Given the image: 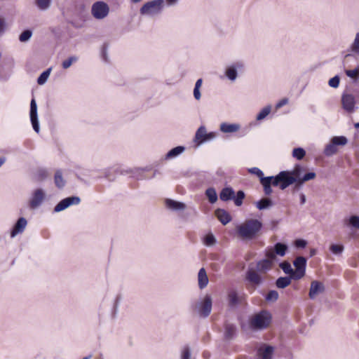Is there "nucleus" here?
<instances>
[{
    "label": "nucleus",
    "instance_id": "35",
    "mask_svg": "<svg viewBox=\"0 0 359 359\" xmlns=\"http://www.w3.org/2000/svg\"><path fill=\"white\" fill-rule=\"evenodd\" d=\"M51 71L52 67H49L46 70L43 72L37 79V83L39 85L45 84L50 74Z\"/></svg>",
    "mask_w": 359,
    "mask_h": 359
},
{
    "label": "nucleus",
    "instance_id": "44",
    "mask_svg": "<svg viewBox=\"0 0 359 359\" xmlns=\"http://www.w3.org/2000/svg\"><path fill=\"white\" fill-rule=\"evenodd\" d=\"M351 50L359 55V32L355 34V39L351 45Z\"/></svg>",
    "mask_w": 359,
    "mask_h": 359
},
{
    "label": "nucleus",
    "instance_id": "49",
    "mask_svg": "<svg viewBox=\"0 0 359 359\" xmlns=\"http://www.w3.org/2000/svg\"><path fill=\"white\" fill-rule=\"evenodd\" d=\"M345 72L347 76L350 78L355 79H358L359 78V67H357L353 69H347Z\"/></svg>",
    "mask_w": 359,
    "mask_h": 359
},
{
    "label": "nucleus",
    "instance_id": "2",
    "mask_svg": "<svg viewBox=\"0 0 359 359\" xmlns=\"http://www.w3.org/2000/svg\"><path fill=\"white\" fill-rule=\"evenodd\" d=\"M165 6L164 0H151L145 3L140 9L142 15L154 17L160 15Z\"/></svg>",
    "mask_w": 359,
    "mask_h": 359
},
{
    "label": "nucleus",
    "instance_id": "16",
    "mask_svg": "<svg viewBox=\"0 0 359 359\" xmlns=\"http://www.w3.org/2000/svg\"><path fill=\"white\" fill-rule=\"evenodd\" d=\"M243 65L241 62H236L228 67L225 72L226 76L231 81H234L238 76V69H241Z\"/></svg>",
    "mask_w": 359,
    "mask_h": 359
},
{
    "label": "nucleus",
    "instance_id": "19",
    "mask_svg": "<svg viewBox=\"0 0 359 359\" xmlns=\"http://www.w3.org/2000/svg\"><path fill=\"white\" fill-rule=\"evenodd\" d=\"M165 204L167 208L172 211H181L186 208V205L184 203L170 198H167L165 201Z\"/></svg>",
    "mask_w": 359,
    "mask_h": 359
},
{
    "label": "nucleus",
    "instance_id": "63",
    "mask_svg": "<svg viewBox=\"0 0 359 359\" xmlns=\"http://www.w3.org/2000/svg\"><path fill=\"white\" fill-rule=\"evenodd\" d=\"M202 83H203V80L202 79H198L196 83H195V88H200L201 85H202Z\"/></svg>",
    "mask_w": 359,
    "mask_h": 359
},
{
    "label": "nucleus",
    "instance_id": "24",
    "mask_svg": "<svg viewBox=\"0 0 359 359\" xmlns=\"http://www.w3.org/2000/svg\"><path fill=\"white\" fill-rule=\"evenodd\" d=\"M208 278L204 268H201L198 273V282L200 289L205 288L208 284Z\"/></svg>",
    "mask_w": 359,
    "mask_h": 359
},
{
    "label": "nucleus",
    "instance_id": "29",
    "mask_svg": "<svg viewBox=\"0 0 359 359\" xmlns=\"http://www.w3.org/2000/svg\"><path fill=\"white\" fill-rule=\"evenodd\" d=\"M236 332V327L234 325L226 324L224 327V337L230 340L233 338Z\"/></svg>",
    "mask_w": 359,
    "mask_h": 359
},
{
    "label": "nucleus",
    "instance_id": "46",
    "mask_svg": "<svg viewBox=\"0 0 359 359\" xmlns=\"http://www.w3.org/2000/svg\"><path fill=\"white\" fill-rule=\"evenodd\" d=\"M217 241L213 234L209 233L204 238V244L206 246H212L216 243Z\"/></svg>",
    "mask_w": 359,
    "mask_h": 359
},
{
    "label": "nucleus",
    "instance_id": "8",
    "mask_svg": "<svg viewBox=\"0 0 359 359\" xmlns=\"http://www.w3.org/2000/svg\"><path fill=\"white\" fill-rule=\"evenodd\" d=\"M359 102V95L357 99L353 95L344 92L341 95V104L343 109L348 113H353L358 109L355 104Z\"/></svg>",
    "mask_w": 359,
    "mask_h": 359
},
{
    "label": "nucleus",
    "instance_id": "51",
    "mask_svg": "<svg viewBox=\"0 0 359 359\" xmlns=\"http://www.w3.org/2000/svg\"><path fill=\"white\" fill-rule=\"evenodd\" d=\"M50 4V0H36V5L41 10H46Z\"/></svg>",
    "mask_w": 359,
    "mask_h": 359
},
{
    "label": "nucleus",
    "instance_id": "64",
    "mask_svg": "<svg viewBox=\"0 0 359 359\" xmlns=\"http://www.w3.org/2000/svg\"><path fill=\"white\" fill-rule=\"evenodd\" d=\"M102 57H103L104 60L107 61V49L104 47L102 50Z\"/></svg>",
    "mask_w": 359,
    "mask_h": 359
},
{
    "label": "nucleus",
    "instance_id": "12",
    "mask_svg": "<svg viewBox=\"0 0 359 359\" xmlns=\"http://www.w3.org/2000/svg\"><path fill=\"white\" fill-rule=\"evenodd\" d=\"M29 117L34 130L36 133H39L40 131V127L37 114V104L34 98H32L31 100Z\"/></svg>",
    "mask_w": 359,
    "mask_h": 359
},
{
    "label": "nucleus",
    "instance_id": "18",
    "mask_svg": "<svg viewBox=\"0 0 359 359\" xmlns=\"http://www.w3.org/2000/svg\"><path fill=\"white\" fill-rule=\"evenodd\" d=\"M241 126L238 123H229L223 122L219 125V130L226 134L233 133L238 131Z\"/></svg>",
    "mask_w": 359,
    "mask_h": 359
},
{
    "label": "nucleus",
    "instance_id": "17",
    "mask_svg": "<svg viewBox=\"0 0 359 359\" xmlns=\"http://www.w3.org/2000/svg\"><path fill=\"white\" fill-rule=\"evenodd\" d=\"M246 280L254 285H259L262 283V276L253 269H248L246 272Z\"/></svg>",
    "mask_w": 359,
    "mask_h": 359
},
{
    "label": "nucleus",
    "instance_id": "43",
    "mask_svg": "<svg viewBox=\"0 0 359 359\" xmlns=\"http://www.w3.org/2000/svg\"><path fill=\"white\" fill-rule=\"evenodd\" d=\"M303 168L299 165H297L293 171L291 172L292 175L293 177H294V178H297V181L296 182L298 184L299 183V179L301 180L302 178V172L303 170Z\"/></svg>",
    "mask_w": 359,
    "mask_h": 359
},
{
    "label": "nucleus",
    "instance_id": "4",
    "mask_svg": "<svg viewBox=\"0 0 359 359\" xmlns=\"http://www.w3.org/2000/svg\"><path fill=\"white\" fill-rule=\"evenodd\" d=\"M212 301L209 294H206L203 299L191 304V309L199 315L200 317L205 318L208 317L212 311Z\"/></svg>",
    "mask_w": 359,
    "mask_h": 359
},
{
    "label": "nucleus",
    "instance_id": "7",
    "mask_svg": "<svg viewBox=\"0 0 359 359\" xmlns=\"http://www.w3.org/2000/svg\"><path fill=\"white\" fill-rule=\"evenodd\" d=\"M91 13L95 19L102 20L109 15V6L104 1H96L92 5Z\"/></svg>",
    "mask_w": 359,
    "mask_h": 359
},
{
    "label": "nucleus",
    "instance_id": "36",
    "mask_svg": "<svg viewBox=\"0 0 359 359\" xmlns=\"http://www.w3.org/2000/svg\"><path fill=\"white\" fill-rule=\"evenodd\" d=\"M205 195L210 203H215L217 201V192L212 187H210L206 189Z\"/></svg>",
    "mask_w": 359,
    "mask_h": 359
},
{
    "label": "nucleus",
    "instance_id": "38",
    "mask_svg": "<svg viewBox=\"0 0 359 359\" xmlns=\"http://www.w3.org/2000/svg\"><path fill=\"white\" fill-rule=\"evenodd\" d=\"M271 111V107L270 105L266 106L257 115L256 120L258 121H261L264 120L270 114Z\"/></svg>",
    "mask_w": 359,
    "mask_h": 359
},
{
    "label": "nucleus",
    "instance_id": "37",
    "mask_svg": "<svg viewBox=\"0 0 359 359\" xmlns=\"http://www.w3.org/2000/svg\"><path fill=\"white\" fill-rule=\"evenodd\" d=\"M50 175L49 171L47 168H40L36 170V177L39 180L43 181L47 179Z\"/></svg>",
    "mask_w": 359,
    "mask_h": 359
},
{
    "label": "nucleus",
    "instance_id": "27",
    "mask_svg": "<svg viewBox=\"0 0 359 359\" xmlns=\"http://www.w3.org/2000/svg\"><path fill=\"white\" fill-rule=\"evenodd\" d=\"M149 168H137L131 170V173L133 177L136 178L138 180H145L147 177L144 175V172L149 171Z\"/></svg>",
    "mask_w": 359,
    "mask_h": 359
},
{
    "label": "nucleus",
    "instance_id": "23",
    "mask_svg": "<svg viewBox=\"0 0 359 359\" xmlns=\"http://www.w3.org/2000/svg\"><path fill=\"white\" fill-rule=\"evenodd\" d=\"M206 132L207 130L204 126H201L197 129L194 137V142L197 145H201L205 142V140H203L205 139Z\"/></svg>",
    "mask_w": 359,
    "mask_h": 359
},
{
    "label": "nucleus",
    "instance_id": "59",
    "mask_svg": "<svg viewBox=\"0 0 359 359\" xmlns=\"http://www.w3.org/2000/svg\"><path fill=\"white\" fill-rule=\"evenodd\" d=\"M110 171H111L110 168H106L103 170V174H104V177L106 179L111 181V180H114V179L111 177Z\"/></svg>",
    "mask_w": 359,
    "mask_h": 359
},
{
    "label": "nucleus",
    "instance_id": "1",
    "mask_svg": "<svg viewBox=\"0 0 359 359\" xmlns=\"http://www.w3.org/2000/svg\"><path fill=\"white\" fill-rule=\"evenodd\" d=\"M262 226V223L257 219H247L237 226V233L243 239L252 240L257 236Z\"/></svg>",
    "mask_w": 359,
    "mask_h": 359
},
{
    "label": "nucleus",
    "instance_id": "56",
    "mask_svg": "<svg viewBox=\"0 0 359 359\" xmlns=\"http://www.w3.org/2000/svg\"><path fill=\"white\" fill-rule=\"evenodd\" d=\"M288 102V100L287 98H284V99H282L281 100H280L276 104V108L278 109H280L282 107H283L284 105H285L286 104H287Z\"/></svg>",
    "mask_w": 359,
    "mask_h": 359
},
{
    "label": "nucleus",
    "instance_id": "10",
    "mask_svg": "<svg viewBox=\"0 0 359 359\" xmlns=\"http://www.w3.org/2000/svg\"><path fill=\"white\" fill-rule=\"evenodd\" d=\"M81 202V198L79 196H69L61 200L54 208V212H61L71 205H79Z\"/></svg>",
    "mask_w": 359,
    "mask_h": 359
},
{
    "label": "nucleus",
    "instance_id": "9",
    "mask_svg": "<svg viewBox=\"0 0 359 359\" xmlns=\"http://www.w3.org/2000/svg\"><path fill=\"white\" fill-rule=\"evenodd\" d=\"M306 259L302 256H299L294 259L293 262L295 267V270H294V280H299L304 276L306 273Z\"/></svg>",
    "mask_w": 359,
    "mask_h": 359
},
{
    "label": "nucleus",
    "instance_id": "41",
    "mask_svg": "<svg viewBox=\"0 0 359 359\" xmlns=\"http://www.w3.org/2000/svg\"><path fill=\"white\" fill-rule=\"evenodd\" d=\"M78 60L79 58L76 55L70 56L62 62V67L64 69H67L69 68L73 63L76 62Z\"/></svg>",
    "mask_w": 359,
    "mask_h": 359
},
{
    "label": "nucleus",
    "instance_id": "32",
    "mask_svg": "<svg viewBox=\"0 0 359 359\" xmlns=\"http://www.w3.org/2000/svg\"><path fill=\"white\" fill-rule=\"evenodd\" d=\"M280 268L283 271L285 274L290 275L294 280V273L290 262L285 261L279 264Z\"/></svg>",
    "mask_w": 359,
    "mask_h": 359
},
{
    "label": "nucleus",
    "instance_id": "20",
    "mask_svg": "<svg viewBox=\"0 0 359 359\" xmlns=\"http://www.w3.org/2000/svg\"><path fill=\"white\" fill-rule=\"evenodd\" d=\"M54 184L58 189H62L66 185V180L63 177V172L61 169L55 170L54 174Z\"/></svg>",
    "mask_w": 359,
    "mask_h": 359
},
{
    "label": "nucleus",
    "instance_id": "11",
    "mask_svg": "<svg viewBox=\"0 0 359 359\" xmlns=\"http://www.w3.org/2000/svg\"><path fill=\"white\" fill-rule=\"evenodd\" d=\"M45 198L46 193L42 189H37L34 190L29 201L30 208L35 210L40 207L45 200Z\"/></svg>",
    "mask_w": 359,
    "mask_h": 359
},
{
    "label": "nucleus",
    "instance_id": "31",
    "mask_svg": "<svg viewBox=\"0 0 359 359\" xmlns=\"http://www.w3.org/2000/svg\"><path fill=\"white\" fill-rule=\"evenodd\" d=\"M293 279L292 276L289 277H280L276 281V285L278 288L283 289L285 288L291 283V280Z\"/></svg>",
    "mask_w": 359,
    "mask_h": 359
},
{
    "label": "nucleus",
    "instance_id": "25",
    "mask_svg": "<svg viewBox=\"0 0 359 359\" xmlns=\"http://www.w3.org/2000/svg\"><path fill=\"white\" fill-rule=\"evenodd\" d=\"M219 198L223 201H227L234 198V191L231 187H225L222 189L219 194Z\"/></svg>",
    "mask_w": 359,
    "mask_h": 359
},
{
    "label": "nucleus",
    "instance_id": "33",
    "mask_svg": "<svg viewBox=\"0 0 359 359\" xmlns=\"http://www.w3.org/2000/svg\"><path fill=\"white\" fill-rule=\"evenodd\" d=\"M273 250L277 255L283 257L287 250V245L283 243H276L274 245Z\"/></svg>",
    "mask_w": 359,
    "mask_h": 359
},
{
    "label": "nucleus",
    "instance_id": "34",
    "mask_svg": "<svg viewBox=\"0 0 359 359\" xmlns=\"http://www.w3.org/2000/svg\"><path fill=\"white\" fill-rule=\"evenodd\" d=\"M272 264L271 260L262 259L258 262L257 269L259 271H267L271 268Z\"/></svg>",
    "mask_w": 359,
    "mask_h": 359
},
{
    "label": "nucleus",
    "instance_id": "6",
    "mask_svg": "<svg viewBox=\"0 0 359 359\" xmlns=\"http://www.w3.org/2000/svg\"><path fill=\"white\" fill-rule=\"evenodd\" d=\"M347 142V138L344 136H335L325 146L323 154L326 156H331L337 153L338 146H344Z\"/></svg>",
    "mask_w": 359,
    "mask_h": 359
},
{
    "label": "nucleus",
    "instance_id": "57",
    "mask_svg": "<svg viewBox=\"0 0 359 359\" xmlns=\"http://www.w3.org/2000/svg\"><path fill=\"white\" fill-rule=\"evenodd\" d=\"M32 35V32L30 29L24 30V41H28Z\"/></svg>",
    "mask_w": 359,
    "mask_h": 359
},
{
    "label": "nucleus",
    "instance_id": "54",
    "mask_svg": "<svg viewBox=\"0 0 359 359\" xmlns=\"http://www.w3.org/2000/svg\"><path fill=\"white\" fill-rule=\"evenodd\" d=\"M307 242L304 239H297L294 241V245L297 248H304L306 246Z\"/></svg>",
    "mask_w": 359,
    "mask_h": 359
},
{
    "label": "nucleus",
    "instance_id": "28",
    "mask_svg": "<svg viewBox=\"0 0 359 359\" xmlns=\"http://www.w3.org/2000/svg\"><path fill=\"white\" fill-rule=\"evenodd\" d=\"M22 232V217H20L11 231L10 236L11 238H15L18 233Z\"/></svg>",
    "mask_w": 359,
    "mask_h": 359
},
{
    "label": "nucleus",
    "instance_id": "3",
    "mask_svg": "<svg viewBox=\"0 0 359 359\" xmlns=\"http://www.w3.org/2000/svg\"><path fill=\"white\" fill-rule=\"evenodd\" d=\"M271 315L266 311H262L254 315L250 320V326L252 330L266 329L271 323Z\"/></svg>",
    "mask_w": 359,
    "mask_h": 359
},
{
    "label": "nucleus",
    "instance_id": "55",
    "mask_svg": "<svg viewBox=\"0 0 359 359\" xmlns=\"http://www.w3.org/2000/svg\"><path fill=\"white\" fill-rule=\"evenodd\" d=\"M217 134L215 132H210V133L206 132L205 139H204L203 140H205V142H208V141H211V140H215L217 137Z\"/></svg>",
    "mask_w": 359,
    "mask_h": 359
},
{
    "label": "nucleus",
    "instance_id": "15",
    "mask_svg": "<svg viewBox=\"0 0 359 359\" xmlns=\"http://www.w3.org/2000/svg\"><path fill=\"white\" fill-rule=\"evenodd\" d=\"M325 287L322 283L313 280L311 283L309 296L311 299L316 298V295L324 292Z\"/></svg>",
    "mask_w": 359,
    "mask_h": 359
},
{
    "label": "nucleus",
    "instance_id": "45",
    "mask_svg": "<svg viewBox=\"0 0 359 359\" xmlns=\"http://www.w3.org/2000/svg\"><path fill=\"white\" fill-rule=\"evenodd\" d=\"M245 198V193L240 190L237 191L236 196H234V203L236 206H241L243 203V200Z\"/></svg>",
    "mask_w": 359,
    "mask_h": 359
},
{
    "label": "nucleus",
    "instance_id": "39",
    "mask_svg": "<svg viewBox=\"0 0 359 359\" xmlns=\"http://www.w3.org/2000/svg\"><path fill=\"white\" fill-rule=\"evenodd\" d=\"M346 225L359 229V216L352 215L346 221Z\"/></svg>",
    "mask_w": 359,
    "mask_h": 359
},
{
    "label": "nucleus",
    "instance_id": "26",
    "mask_svg": "<svg viewBox=\"0 0 359 359\" xmlns=\"http://www.w3.org/2000/svg\"><path fill=\"white\" fill-rule=\"evenodd\" d=\"M216 216L219 221L224 225L228 224L231 220L230 215L224 210H217L216 211Z\"/></svg>",
    "mask_w": 359,
    "mask_h": 359
},
{
    "label": "nucleus",
    "instance_id": "61",
    "mask_svg": "<svg viewBox=\"0 0 359 359\" xmlns=\"http://www.w3.org/2000/svg\"><path fill=\"white\" fill-rule=\"evenodd\" d=\"M166 6H175L180 0H164Z\"/></svg>",
    "mask_w": 359,
    "mask_h": 359
},
{
    "label": "nucleus",
    "instance_id": "47",
    "mask_svg": "<svg viewBox=\"0 0 359 359\" xmlns=\"http://www.w3.org/2000/svg\"><path fill=\"white\" fill-rule=\"evenodd\" d=\"M316 175L314 172H309L304 175L301 180L299 179V183L298 184H302L305 182L309 181L311 180H313L316 177Z\"/></svg>",
    "mask_w": 359,
    "mask_h": 359
},
{
    "label": "nucleus",
    "instance_id": "40",
    "mask_svg": "<svg viewBox=\"0 0 359 359\" xmlns=\"http://www.w3.org/2000/svg\"><path fill=\"white\" fill-rule=\"evenodd\" d=\"M292 157L297 159L302 160L306 156V151L302 147H297L292 150Z\"/></svg>",
    "mask_w": 359,
    "mask_h": 359
},
{
    "label": "nucleus",
    "instance_id": "50",
    "mask_svg": "<svg viewBox=\"0 0 359 359\" xmlns=\"http://www.w3.org/2000/svg\"><path fill=\"white\" fill-rule=\"evenodd\" d=\"M248 172L251 174L257 175L259 178L260 181L262 178L266 177L264 176V172H262V170H261L259 168L257 167L249 168Z\"/></svg>",
    "mask_w": 359,
    "mask_h": 359
},
{
    "label": "nucleus",
    "instance_id": "21",
    "mask_svg": "<svg viewBox=\"0 0 359 359\" xmlns=\"http://www.w3.org/2000/svg\"><path fill=\"white\" fill-rule=\"evenodd\" d=\"M184 146H177L170 149L164 156V160L169 161L180 156L185 151Z\"/></svg>",
    "mask_w": 359,
    "mask_h": 359
},
{
    "label": "nucleus",
    "instance_id": "42",
    "mask_svg": "<svg viewBox=\"0 0 359 359\" xmlns=\"http://www.w3.org/2000/svg\"><path fill=\"white\" fill-rule=\"evenodd\" d=\"M180 359H191V349L188 346H185L182 348Z\"/></svg>",
    "mask_w": 359,
    "mask_h": 359
},
{
    "label": "nucleus",
    "instance_id": "48",
    "mask_svg": "<svg viewBox=\"0 0 359 359\" xmlns=\"http://www.w3.org/2000/svg\"><path fill=\"white\" fill-rule=\"evenodd\" d=\"M278 292L276 290H270L266 295L265 299L267 302H276L278 299Z\"/></svg>",
    "mask_w": 359,
    "mask_h": 359
},
{
    "label": "nucleus",
    "instance_id": "52",
    "mask_svg": "<svg viewBox=\"0 0 359 359\" xmlns=\"http://www.w3.org/2000/svg\"><path fill=\"white\" fill-rule=\"evenodd\" d=\"M330 251L334 255H339L344 250V246L341 245L332 244L330 248Z\"/></svg>",
    "mask_w": 359,
    "mask_h": 359
},
{
    "label": "nucleus",
    "instance_id": "62",
    "mask_svg": "<svg viewBox=\"0 0 359 359\" xmlns=\"http://www.w3.org/2000/svg\"><path fill=\"white\" fill-rule=\"evenodd\" d=\"M6 28V24L4 19L0 18V34H3Z\"/></svg>",
    "mask_w": 359,
    "mask_h": 359
},
{
    "label": "nucleus",
    "instance_id": "60",
    "mask_svg": "<svg viewBox=\"0 0 359 359\" xmlns=\"http://www.w3.org/2000/svg\"><path fill=\"white\" fill-rule=\"evenodd\" d=\"M194 96L196 100H199L201 99V95L200 92V88L194 87Z\"/></svg>",
    "mask_w": 359,
    "mask_h": 359
},
{
    "label": "nucleus",
    "instance_id": "5",
    "mask_svg": "<svg viewBox=\"0 0 359 359\" xmlns=\"http://www.w3.org/2000/svg\"><path fill=\"white\" fill-rule=\"evenodd\" d=\"M296 181L297 178H294L290 172L281 171L277 175L273 176V185L279 186L282 190H284Z\"/></svg>",
    "mask_w": 359,
    "mask_h": 359
},
{
    "label": "nucleus",
    "instance_id": "53",
    "mask_svg": "<svg viewBox=\"0 0 359 359\" xmlns=\"http://www.w3.org/2000/svg\"><path fill=\"white\" fill-rule=\"evenodd\" d=\"M340 78L338 75L334 76L329 80L328 84L332 88H337L339 85Z\"/></svg>",
    "mask_w": 359,
    "mask_h": 359
},
{
    "label": "nucleus",
    "instance_id": "13",
    "mask_svg": "<svg viewBox=\"0 0 359 359\" xmlns=\"http://www.w3.org/2000/svg\"><path fill=\"white\" fill-rule=\"evenodd\" d=\"M273 352V346L263 344L257 350L258 359H272Z\"/></svg>",
    "mask_w": 359,
    "mask_h": 359
},
{
    "label": "nucleus",
    "instance_id": "58",
    "mask_svg": "<svg viewBox=\"0 0 359 359\" xmlns=\"http://www.w3.org/2000/svg\"><path fill=\"white\" fill-rule=\"evenodd\" d=\"M266 257H267V259H269V260H271V262L273 263V262L276 259V254L275 253V251H271V252H268L266 253Z\"/></svg>",
    "mask_w": 359,
    "mask_h": 359
},
{
    "label": "nucleus",
    "instance_id": "30",
    "mask_svg": "<svg viewBox=\"0 0 359 359\" xmlns=\"http://www.w3.org/2000/svg\"><path fill=\"white\" fill-rule=\"evenodd\" d=\"M273 205L272 201L269 198H264L256 202V207L260 210L268 209Z\"/></svg>",
    "mask_w": 359,
    "mask_h": 359
},
{
    "label": "nucleus",
    "instance_id": "22",
    "mask_svg": "<svg viewBox=\"0 0 359 359\" xmlns=\"http://www.w3.org/2000/svg\"><path fill=\"white\" fill-rule=\"evenodd\" d=\"M273 176L262 178L260 183L263 186L264 194L269 196L272 193L271 185H273Z\"/></svg>",
    "mask_w": 359,
    "mask_h": 359
},
{
    "label": "nucleus",
    "instance_id": "14",
    "mask_svg": "<svg viewBox=\"0 0 359 359\" xmlns=\"http://www.w3.org/2000/svg\"><path fill=\"white\" fill-rule=\"evenodd\" d=\"M242 298V296L240 295L236 290H230L227 296L229 306L231 309L236 308L241 303Z\"/></svg>",
    "mask_w": 359,
    "mask_h": 359
}]
</instances>
